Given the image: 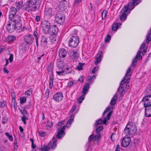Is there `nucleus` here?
<instances>
[{"label": "nucleus", "mask_w": 151, "mask_h": 151, "mask_svg": "<svg viewBox=\"0 0 151 151\" xmlns=\"http://www.w3.org/2000/svg\"><path fill=\"white\" fill-rule=\"evenodd\" d=\"M142 101L144 103L145 109V114L146 116H151V95H147L143 98Z\"/></svg>", "instance_id": "f257e3e1"}, {"label": "nucleus", "mask_w": 151, "mask_h": 151, "mask_svg": "<svg viewBox=\"0 0 151 151\" xmlns=\"http://www.w3.org/2000/svg\"><path fill=\"white\" fill-rule=\"evenodd\" d=\"M137 131V128L135 125H133L132 122L127 123L124 130V133L126 135L132 136Z\"/></svg>", "instance_id": "f03ea898"}, {"label": "nucleus", "mask_w": 151, "mask_h": 151, "mask_svg": "<svg viewBox=\"0 0 151 151\" xmlns=\"http://www.w3.org/2000/svg\"><path fill=\"white\" fill-rule=\"evenodd\" d=\"M41 2V0H39L36 4L27 2L25 5L24 9L28 12L37 10L40 8Z\"/></svg>", "instance_id": "7ed1b4c3"}, {"label": "nucleus", "mask_w": 151, "mask_h": 151, "mask_svg": "<svg viewBox=\"0 0 151 151\" xmlns=\"http://www.w3.org/2000/svg\"><path fill=\"white\" fill-rule=\"evenodd\" d=\"M53 68V65L51 63L48 65L47 68V70L49 74H50L49 80V86L50 88H52L53 86L54 76L52 72Z\"/></svg>", "instance_id": "20e7f679"}, {"label": "nucleus", "mask_w": 151, "mask_h": 151, "mask_svg": "<svg viewBox=\"0 0 151 151\" xmlns=\"http://www.w3.org/2000/svg\"><path fill=\"white\" fill-rule=\"evenodd\" d=\"M79 40L76 36H73L71 37L69 40V45L72 48L76 47L79 43Z\"/></svg>", "instance_id": "39448f33"}, {"label": "nucleus", "mask_w": 151, "mask_h": 151, "mask_svg": "<svg viewBox=\"0 0 151 151\" xmlns=\"http://www.w3.org/2000/svg\"><path fill=\"white\" fill-rule=\"evenodd\" d=\"M51 26L50 22L47 21H44L42 23L43 31L45 33H47L50 31Z\"/></svg>", "instance_id": "423d86ee"}, {"label": "nucleus", "mask_w": 151, "mask_h": 151, "mask_svg": "<svg viewBox=\"0 0 151 151\" xmlns=\"http://www.w3.org/2000/svg\"><path fill=\"white\" fill-rule=\"evenodd\" d=\"M66 126H63L61 128H58L57 129V133L56 136L57 138L58 139H61L64 136L65 134V130Z\"/></svg>", "instance_id": "0eeeda50"}, {"label": "nucleus", "mask_w": 151, "mask_h": 151, "mask_svg": "<svg viewBox=\"0 0 151 151\" xmlns=\"http://www.w3.org/2000/svg\"><path fill=\"white\" fill-rule=\"evenodd\" d=\"M65 16L62 13L58 14L56 15L55 17V20L57 23L59 24H61L64 22Z\"/></svg>", "instance_id": "6e6552de"}, {"label": "nucleus", "mask_w": 151, "mask_h": 151, "mask_svg": "<svg viewBox=\"0 0 151 151\" xmlns=\"http://www.w3.org/2000/svg\"><path fill=\"white\" fill-rule=\"evenodd\" d=\"M134 6L132 2H129L127 5L124 6V8L122 9V10L124 11V12H127L128 10H129L128 13H129L131 10L134 8Z\"/></svg>", "instance_id": "1a4fd4ad"}, {"label": "nucleus", "mask_w": 151, "mask_h": 151, "mask_svg": "<svg viewBox=\"0 0 151 151\" xmlns=\"http://www.w3.org/2000/svg\"><path fill=\"white\" fill-rule=\"evenodd\" d=\"M15 28L16 27L14 25V23L13 21L10 20L6 25L7 30L9 32H14Z\"/></svg>", "instance_id": "9d476101"}, {"label": "nucleus", "mask_w": 151, "mask_h": 151, "mask_svg": "<svg viewBox=\"0 0 151 151\" xmlns=\"http://www.w3.org/2000/svg\"><path fill=\"white\" fill-rule=\"evenodd\" d=\"M50 29H50V31L48 33L52 36L55 35L58 31V28L55 25L53 26L51 25Z\"/></svg>", "instance_id": "9b49d317"}, {"label": "nucleus", "mask_w": 151, "mask_h": 151, "mask_svg": "<svg viewBox=\"0 0 151 151\" xmlns=\"http://www.w3.org/2000/svg\"><path fill=\"white\" fill-rule=\"evenodd\" d=\"M131 142V139L129 137H127L124 138L122 142V147H126L128 146Z\"/></svg>", "instance_id": "f8f14e48"}, {"label": "nucleus", "mask_w": 151, "mask_h": 151, "mask_svg": "<svg viewBox=\"0 0 151 151\" xmlns=\"http://www.w3.org/2000/svg\"><path fill=\"white\" fill-rule=\"evenodd\" d=\"M128 75H125V77L123 78V79L122 80L120 83V86H123V85H125L126 86L127 88H128L129 86H127L126 84L128 83L129 82V80L130 79Z\"/></svg>", "instance_id": "ddd939ff"}, {"label": "nucleus", "mask_w": 151, "mask_h": 151, "mask_svg": "<svg viewBox=\"0 0 151 151\" xmlns=\"http://www.w3.org/2000/svg\"><path fill=\"white\" fill-rule=\"evenodd\" d=\"M63 97V94L61 92H58L55 93L53 97L54 100L57 102H59L61 101Z\"/></svg>", "instance_id": "4468645a"}, {"label": "nucleus", "mask_w": 151, "mask_h": 151, "mask_svg": "<svg viewBox=\"0 0 151 151\" xmlns=\"http://www.w3.org/2000/svg\"><path fill=\"white\" fill-rule=\"evenodd\" d=\"M102 53L103 52L101 51H100L96 55V57L95 58L96 60L95 62V64L96 65H97L100 63L103 57Z\"/></svg>", "instance_id": "2eb2a0df"}, {"label": "nucleus", "mask_w": 151, "mask_h": 151, "mask_svg": "<svg viewBox=\"0 0 151 151\" xmlns=\"http://www.w3.org/2000/svg\"><path fill=\"white\" fill-rule=\"evenodd\" d=\"M142 51L141 50L139 51L137 53V55L136 56L135 59L133 60V62L132 63V65L133 66H135L137 63V60L138 59H141L142 58V56L140 55L142 53Z\"/></svg>", "instance_id": "dca6fc26"}, {"label": "nucleus", "mask_w": 151, "mask_h": 151, "mask_svg": "<svg viewBox=\"0 0 151 151\" xmlns=\"http://www.w3.org/2000/svg\"><path fill=\"white\" fill-rule=\"evenodd\" d=\"M48 39L47 37L45 36H42L41 40V44L42 46L45 47L47 44Z\"/></svg>", "instance_id": "f3484780"}, {"label": "nucleus", "mask_w": 151, "mask_h": 151, "mask_svg": "<svg viewBox=\"0 0 151 151\" xmlns=\"http://www.w3.org/2000/svg\"><path fill=\"white\" fill-rule=\"evenodd\" d=\"M32 37L31 35H29L24 38L25 41L27 44L30 45L33 42L34 38Z\"/></svg>", "instance_id": "a211bd4d"}, {"label": "nucleus", "mask_w": 151, "mask_h": 151, "mask_svg": "<svg viewBox=\"0 0 151 151\" xmlns=\"http://www.w3.org/2000/svg\"><path fill=\"white\" fill-rule=\"evenodd\" d=\"M12 18H9L10 20L12 21L14 23L21 21V17L18 15H14Z\"/></svg>", "instance_id": "6ab92c4d"}, {"label": "nucleus", "mask_w": 151, "mask_h": 151, "mask_svg": "<svg viewBox=\"0 0 151 151\" xmlns=\"http://www.w3.org/2000/svg\"><path fill=\"white\" fill-rule=\"evenodd\" d=\"M17 11V9L15 7L11 8L9 14V18H12L14 15H16Z\"/></svg>", "instance_id": "aec40b11"}, {"label": "nucleus", "mask_w": 151, "mask_h": 151, "mask_svg": "<svg viewBox=\"0 0 151 151\" xmlns=\"http://www.w3.org/2000/svg\"><path fill=\"white\" fill-rule=\"evenodd\" d=\"M59 56L60 58H64L66 55L67 51L63 48L60 49L59 50Z\"/></svg>", "instance_id": "412c9836"}, {"label": "nucleus", "mask_w": 151, "mask_h": 151, "mask_svg": "<svg viewBox=\"0 0 151 151\" xmlns=\"http://www.w3.org/2000/svg\"><path fill=\"white\" fill-rule=\"evenodd\" d=\"M90 88V84L89 83H87L84 86L82 91V93L84 95H85L87 91Z\"/></svg>", "instance_id": "4be33fe9"}, {"label": "nucleus", "mask_w": 151, "mask_h": 151, "mask_svg": "<svg viewBox=\"0 0 151 151\" xmlns=\"http://www.w3.org/2000/svg\"><path fill=\"white\" fill-rule=\"evenodd\" d=\"M70 55L72 58L74 59L78 58L79 56V54L73 50L70 52Z\"/></svg>", "instance_id": "5701e85b"}, {"label": "nucleus", "mask_w": 151, "mask_h": 151, "mask_svg": "<svg viewBox=\"0 0 151 151\" xmlns=\"http://www.w3.org/2000/svg\"><path fill=\"white\" fill-rule=\"evenodd\" d=\"M111 111L109 112L107 114L106 116L104 118V119L102 121L103 123L105 125H107L108 122L107 121L109 120L110 119V117L111 114Z\"/></svg>", "instance_id": "b1692460"}, {"label": "nucleus", "mask_w": 151, "mask_h": 151, "mask_svg": "<svg viewBox=\"0 0 151 151\" xmlns=\"http://www.w3.org/2000/svg\"><path fill=\"white\" fill-rule=\"evenodd\" d=\"M75 115L73 114H72L70 116V118L69 119L68 121L67 122L66 127H69L70 125L71 124V123L73 121L74 118V117Z\"/></svg>", "instance_id": "393cba45"}, {"label": "nucleus", "mask_w": 151, "mask_h": 151, "mask_svg": "<svg viewBox=\"0 0 151 151\" xmlns=\"http://www.w3.org/2000/svg\"><path fill=\"white\" fill-rule=\"evenodd\" d=\"M120 85L118 89V91L120 94V96L122 97L125 93V91L124 89V88Z\"/></svg>", "instance_id": "a878e982"}, {"label": "nucleus", "mask_w": 151, "mask_h": 151, "mask_svg": "<svg viewBox=\"0 0 151 151\" xmlns=\"http://www.w3.org/2000/svg\"><path fill=\"white\" fill-rule=\"evenodd\" d=\"M118 95L116 93H115L113 97L111 99L110 102V104L111 105H114L116 104L117 99Z\"/></svg>", "instance_id": "bb28decb"}, {"label": "nucleus", "mask_w": 151, "mask_h": 151, "mask_svg": "<svg viewBox=\"0 0 151 151\" xmlns=\"http://www.w3.org/2000/svg\"><path fill=\"white\" fill-rule=\"evenodd\" d=\"M52 13V9L51 8L47 7L45 8V14L49 16L51 15Z\"/></svg>", "instance_id": "cd10ccee"}, {"label": "nucleus", "mask_w": 151, "mask_h": 151, "mask_svg": "<svg viewBox=\"0 0 151 151\" xmlns=\"http://www.w3.org/2000/svg\"><path fill=\"white\" fill-rule=\"evenodd\" d=\"M53 143L52 145L50 144V145L51 146V148L52 150H54L57 146L56 142L57 141V139L56 138L53 137L52 138Z\"/></svg>", "instance_id": "c85d7f7f"}, {"label": "nucleus", "mask_w": 151, "mask_h": 151, "mask_svg": "<svg viewBox=\"0 0 151 151\" xmlns=\"http://www.w3.org/2000/svg\"><path fill=\"white\" fill-rule=\"evenodd\" d=\"M120 12L122 13V14L120 17V19L121 21L124 20L127 18V15L125 14L126 12H124V11L122 10V9L121 10Z\"/></svg>", "instance_id": "c756f323"}, {"label": "nucleus", "mask_w": 151, "mask_h": 151, "mask_svg": "<svg viewBox=\"0 0 151 151\" xmlns=\"http://www.w3.org/2000/svg\"><path fill=\"white\" fill-rule=\"evenodd\" d=\"M21 111L22 114L23 115V116H27V117L29 116V114L24 108H23L21 110Z\"/></svg>", "instance_id": "7c9ffc66"}, {"label": "nucleus", "mask_w": 151, "mask_h": 151, "mask_svg": "<svg viewBox=\"0 0 151 151\" xmlns=\"http://www.w3.org/2000/svg\"><path fill=\"white\" fill-rule=\"evenodd\" d=\"M59 9L60 11L61 12L64 11L66 9V7L65 4H60L59 6Z\"/></svg>", "instance_id": "2f4dec72"}, {"label": "nucleus", "mask_w": 151, "mask_h": 151, "mask_svg": "<svg viewBox=\"0 0 151 151\" xmlns=\"http://www.w3.org/2000/svg\"><path fill=\"white\" fill-rule=\"evenodd\" d=\"M63 70L64 71V72H65L66 74L71 73L72 72V67L70 66L67 67L65 69Z\"/></svg>", "instance_id": "473e14b6"}, {"label": "nucleus", "mask_w": 151, "mask_h": 151, "mask_svg": "<svg viewBox=\"0 0 151 151\" xmlns=\"http://www.w3.org/2000/svg\"><path fill=\"white\" fill-rule=\"evenodd\" d=\"M10 91H11V96L12 98V102H14V103H15V101H16L15 99V96L14 93V92L13 90L12 89H11Z\"/></svg>", "instance_id": "72a5a7b5"}, {"label": "nucleus", "mask_w": 151, "mask_h": 151, "mask_svg": "<svg viewBox=\"0 0 151 151\" xmlns=\"http://www.w3.org/2000/svg\"><path fill=\"white\" fill-rule=\"evenodd\" d=\"M14 25L16 27V28L17 29H20L22 27V24L20 23V22L14 23Z\"/></svg>", "instance_id": "f704fd0d"}, {"label": "nucleus", "mask_w": 151, "mask_h": 151, "mask_svg": "<svg viewBox=\"0 0 151 151\" xmlns=\"http://www.w3.org/2000/svg\"><path fill=\"white\" fill-rule=\"evenodd\" d=\"M85 96L84 95H82L79 97L77 101L78 103L79 104L81 103L83 100L84 99Z\"/></svg>", "instance_id": "c9c22d12"}, {"label": "nucleus", "mask_w": 151, "mask_h": 151, "mask_svg": "<svg viewBox=\"0 0 151 151\" xmlns=\"http://www.w3.org/2000/svg\"><path fill=\"white\" fill-rule=\"evenodd\" d=\"M147 37L146 42L147 43H148L151 40V33H148L147 35Z\"/></svg>", "instance_id": "e433bc0d"}, {"label": "nucleus", "mask_w": 151, "mask_h": 151, "mask_svg": "<svg viewBox=\"0 0 151 151\" xmlns=\"http://www.w3.org/2000/svg\"><path fill=\"white\" fill-rule=\"evenodd\" d=\"M107 14V12L106 11L104 10L102 11L101 14V17L102 19H104L106 18Z\"/></svg>", "instance_id": "4c0bfd02"}, {"label": "nucleus", "mask_w": 151, "mask_h": 151, "mask_svg": "<svg viewBox=\"0 0 151 151\" xmlns=\"http://www.w3.org/2000/svg\"><path fill=\"white\" fill-rule=\"evenodd\" d=\"M32 94V90L30 89H29V90L25 92V95L26 96V97H28L29 96L31 95Z\"/></svg>", "instance_id": "58836bf2"}, {"label": "nucleus", "mask_w": 151, "mask_h": 151, "mask_svg": "<svg viewBox=\"0 0 151 151\" xmlns=\"http://www.w3.org/2000/svg\"><path fill=\"white\" fill-rule=\"evenodd\" d=\"M118 23H114L112 27V30L113 31L116 30L118 28Z\"/></svg>", "instance_id": "ea45409f"}, {"label": "nucleus", "mask_w": 151, "mask_h": 151, "mask_svg": "<svg viewBox=\"0 0 151 151\" xmlns=\"http://www.w3.org/2000/svg\"><path fill=\"white\" fill-rule=\"evenodd\" d=\"M94 135L93 134H92L90 135L88 137V142H91L93 140V141H96L95 140H94Z\"/></svg>", "instance_id": "a19ab883"}, {"label": "nucleus", "mask_w": 151, "mask_h": 151, "mask_svg": "<svg viewBox=\"0 0 151 151\" xmlns=\"http://www.w3.org/2000/svg\"><path fill=\"white\" fill-rule=\"evenodd\" d=\"M84 64L83 63H79L78 65L77 66V69L80 70L83 69V67Z\"/></svg>", "instance_id": "79ce46f5"}, {"label": "nucleus", "mask_w": 151, "mask_h": 151, "mask_svg": "<svg viewBox=\"0 0 151 151\" xmlns=\"http://www.w3.org/2000/svg\"><path fill=\"white\" fill-rule=\"evenodd\" d=\"M111 38V36L109 35H108L105 37L104 39V41L105 42H109Z\"/></svg>", "instance_id": "37998d69"}, {"label": "nucleus", "mask_w": 151, "mask_h": 151, "mask_svg": "<svg viewBox=\"0 0 151 151\" xmlns=\"http://www.w3.org/2000/svg\"><path fill=\"white\" fill-rule=\"evenodd\" d=\"M99 68L98 66L95 67L92 70V73L95 74L98 71Z\"/></svg>", "instance_id": "c03bdc74"}, {"label": "nucleus", "mask_w": 151, "mask_h": 151, "mask_svg": "<svg viewBox=\"0 0 151 151\" xmlns=\"http://www.w3.org/2000/svg\"><path fill=\"white\" fill-rule=\"evenodd\" d=\"M16 37L14 36L10 35L8 37V39L10 41H13L15 40Z\"/></svg>", "instance_id": "a18cd8bd"}, {"label": "nucleus", "mask_w": 151, "mask_h": 151, "mask_svg": "<svg viewBox=\"0 0 151 151\" xmlns=\"http://www.w3.org/2000/svg\"><path fill=\"white\" fill-rule=\"evenodd\" d=\"M102 120L101 119H99L96 121L95 126H98L100 125L102 123Z\"/></svg>", "instance_id": "49530a36"}, {"label": "nucleus", "mask_w": 151, "mask_h": 151, "mask_svg": "<svg viewBox=\"0 0 151 151\" xmlns=\"http://www.w3.org/2000/svg\"><path fill=\"white\" fill-rule=\"evenodd\" d=\"M147 94H151V84H150L146 91Z\"/></svg>", "instance_id": "de8ad7c7"}, {"label": "nucleus", "mask_w": 151, "mask_h": 151, "mask_svg": "<svg viewBox=\"0 0 151 151\" xmlns=\"http://www.w3.org/2000/svg\"><path fill=\"white\" fill-rule=\"evenodd\" d=\"M103 129V127L100 126L97 127L96 129V133H100L101 131Z\"/></svg>", "instance_id": "09e8293b"}, {"label": "nucleus", "mask_w": 151, "mask_h": 151, "mask_svg": "<svg viewBox=\"0 0 151 151\" xmlns=\"http://www.w3.org/2000/svg\"><path fill=\"white\" fill-rule=\"evenodd\" d=\"M6 104V101H3L2 102L0 101V107H4Z\"/></svg>", "instance_id": "8fccbe9b"}, {"label": "nucleus", "mask_w": 151, "mask_h": 151, "mask_svg": "<svg viewBox=\"0 0 151 151\" xmlns=\"http://www.w3.org/2000/svg\"><path fill=\"white\" fill-rule=\"evenodd\" d=\"M126 74V75H128L129 76H130L131 75L132 73H131V68L130 67H129L128 68Z\"/></svg>", "instance_id": "3c124183"}, {"label": "nucleus", "mask_w": 151, "mask_h": 151, "mask_svg": "<svg viewBox=\"0 0 151 151\" xmlns=\"http://www.w3.org/2000/svg\"><path fill=\"white\" fill-rule=\"evenodd\" d=\"M20 103L21 104H23L26 102V99L25 97H23L20 98Z\"/></svg>", "instance_id": "603ef678"}, {"label": "nucleus", "mask_w": 151, "mask_h": 151, "mask_svg": "<svg viewBox=\"0 0 151 151\" xmlns=\"http://www.w3.org/2000/svg\"><path fill=\"white\" fill-rule=\"evenodd\" d=\"M100 133H97V134L94 136V140H96L100 137Z\"/></svg>", "instance_id": "864d4df0"}, {"label": "nucleus", "mask_w": 151, "mask_h": 151, "mask_svg": "<svg viewBox=\"0 0 151 151\" xmlns=\"http://www.w3.org/2000/svg\"><path fill=\"white\" fill-rule=\"evenodd\" d=\"M50 148V147L46 146L45 147L42 148V151H48Z\"/></svg>", "instance_id": "5fc2aeb1"}, {"label": "nucleus", "mask_w": 151, "mask_h": 151, "mask_svg": "<svg viewBox=\"0 0 151 151\" xmlns=\"http://www.w3.org/2000/svg\"><path fill=\"white\" fill-rule=\"evenodd\" d=\"M27 119L28 117H27V116H23L22 117L21 120L24 124H26V120Z\"/></svg>", "instance_id": "6e6d98bb"}, {"label": "nucleus", "mask_w": 151, "mask_h": 151, "mask_svg": "<svg viewBox=\"0 0 151 151\" xmlns=\"http://www.w3.org/2000/svg\"><path fill=\"white\" fill-rule=\"evenodd\" d=\"M141 0H133L132 3L135 6L137 5L139 2H141Z\"/></svg>", "instance_id": "4d7b16f0"}, {"label": "nucleus", "mask_w": 151, "mask_h": 151, "mask_svg": "<svg viewBox=\"0 0 151 151\" xmlns=\"http://www.w3.org/2000/svg\"><path fill=\"white\" fill-rule=\"evenodd\" d=\"M5 134L7 137L9 139V140L11 141H12L13 140V138L12 136L10 135L8 133H6Z\"/></svg>", "instance_id": "13d9d810"}, {"label": "nucleus", "mask_w": 151, "mask_h": 151, "mask_svg": "<svg viewBox=\"0 0 151 151\" xmlns=\"http://www.w3.org/2000/svg\"><path fill=\"white\" fill-rule=\"evenodd\" d=\"M110 110V109L109 107H107L106 110L104 111L102 115L104 116L108 112V111Z\"/></svg>", "instance_id": "bf43d9fd"}, {"label": "nucleus", "mask_w": 151, "mask_h": 151, "mask_svg": "<svg viewBox=\"0 0 151 151\" xmlns=\"http://www.w3.org/2000/svg\"><path fill=\"white\" fill-rule=\"evenodd\" d=\"M74 84V81H70L68 83V86L70 87Z\"/></svg>", "instance_id": "052dcab7"}, {"label": "nucleus", "mask_w": 151, "mask_h": 151, "mask_svg": "<svg viewBox=\"0 0 151 151\" xmlns=\"http://www.w3.org/2000/svg\"><path fill=\"white\" fill-rule=\"evenodd\" d=\"M56 73L59 76H62L63 75V73H64V70H62L61 71H56Z\"/></svg>", "instance_id": "680f3d73"}, {"label": "nucleus", "mask_w": 151, "mask_h": 151, "mask_svg": "<svg viewBox=\"0 0 151 151\" xmlns=\"http://www.w3.org/2000/svg\"><path fill=\"white\" fill-rule=\"evenodd\" d=\"M49 92H50L49 90L48 89H47L46 91H45V96L46 97H47L49 95Z\"/></svg>", "instance_id": "e2e57ef3"}, {"label": "nucleus", "mask_w": 151, "mask_h": 151, "mask_svg": "<svg viewBox=\"0 0 151 151\" xmlns=\"http://www.w3.org/2000/svg\"><path fill=\"white\" fill-rule=\"evenodd\" d=\"M76 108V106L75 105H74L73 106L71 109L70 111V113H73L75 110V109Z\"/></svg>", "instance_id": "0e129e2a"}, {"label": "nucleus", "mask_w": 151, "mask_h": 151, "mask_svg": "<svg viewBox=\"0 0 151 151\" xmlns=\"http://www.w3.org/2000/svg\"><path fill=\"white\" fill-rule=\"evenodd\" d=\"M39 0H29L28 2L31 3H32L36 4Z\"/></svg>", "instance_id": "69168bd1"}, {"label": "nucleus", "mask_w": 151, "mask_h": 151, "mask_svg": "<svg viewBox=\"0 0 151 151\" xmlns=\"http://www.w3.org/2000/svg\"><path fill=\"white\" fill-rule=\"evenodd\" d=\"M81 1L82 0H76L74 2V5L75 6L78 5Z\"/></svg>", "instance_id": "338daca9"}, {"label": "nucleus", "mask_w": 151, "mask_h": 151, "mask_svg": "<svg viewBox=\"0 0 151 151\" xmlns=\"http://www.w3.org/2000/svg\"><path fill=\"white\" fill-rule=\"evenodd\" d=\"M39 133L40 136L41 137H44L45 134V133L44 132H39Z\"/></svg>", "instance_id": "774afa93"}]
</instances>
